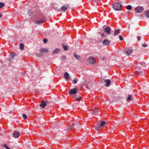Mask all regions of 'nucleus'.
Returning a JSON list of instances; mask_svg holds the SVG:
<instances>
[{"label":"nucleus","instance_id":"1","mask_svg":"<svg viewBox=\"0 0 149 149\" xmlns=\"http://www.w3.org/2000/svg\"><path fill=\"white\" fill-rule=\"evenodd\" d=\"M122 6L120 3H115L113 5V8L115 10H120L122 9Z\"/></svg>","mask_w":149,"mask_h":149},{"label":"nucleus","instance_id":"2","mask_svg":"<svg viewBox=\"0 0 149 149\" xmlns=\"http://www.w3.org/2000/svg\"><path fill=\"white\" fill-rule=\"evenodd\" d=\"M143 10V8L141 6H138L135 8V12L138 13L142 12Z\"/></svg>","mask_w":149,"mask_h":149},{"label":"nucleus","instance_id":"3","mask_svg":"<svg viewBox=\"0 0 149 149\" xmlns=\"http://www.w3.org/2000/svg\"><path fill=\"white\" fill-rule=\"evenodd\" d=\"M20 134L19 132L18 131H15L13 133V136L16 138H18L20 135Z\"/></svg>","mask_w":149,"mask_h":149},{"label":"nucleus","instance_id":"4","mask_svg":"<svg viewBox=\"0 0 149 149\" xmlns=\"http://www.w3.org/2000/svg\"><path fill=\"white\" fill-rule=\"evenodd\" d=\"M88 62L90 64H93L95 63V60L93 58L91 57L87 60Z\"/></svg>","mask_w":149,"mask_h":149},{"label":"nucleus","instance_id":"5","mask_svg":"<svg viewBox=\"0 0 149 149\" xmlns=\"http://www.w3.org/2000/svg\"><path fill=\"white\" fill-rule=\"evenodd\" d=\"M111 29L109 26L107 27L104 29V31L107 35H109L111 33Z\"/></svg>","mask_w":149,"mask_h":149},{"label":"nucleus","instance_id":"6","mask_svg":"<svg viewBox=\"0 0 149 149\" xmlns=\"http://www.w3.org/2000/svg\"><path fill=\"white\" fill-rule=\"evenodd\" d=\"M69 5L67 4L64 5L61 7V9L62 11L66 10L69 8Z\"/></svg>","mask_w":149,"mask_h":149},{"label":"nucleus","instance_id":"7","mask_svg":"<svg viewBox=\"0 0 149 149\" xmlns=\"http://www.w3.org/2000/svg\"><path fill=\"white\" fill-rule=\"evenodd\" d=\"M77 89L76 88H74L71 89L69 93L70 95L75 94L77 93Z\"/></svg>","mask_w":149,"mask_h":149},{"label":"nucleus","instance_id":"8","mask_svg":"<svg viewBox=\"0 0 149 149\" xmlns=\"http://www.w3.org/2000/svg\"><path fill=\"white\" fill-rule=\"evenodd\" d=\"M111 42L108 39H105L103 41L102 43L104 45H109Z\"/></svg>","mask_w":149,"mask_h":149},{"label":"nucleus","instance_id":"9","mask_svg":"<svg viewBox=\"0 0 149 149\" xmlns=\"http://www.w3.org/2000/svg\"><path fill=\"white\" fill-rule=\"evenodd\" d=\"M133 50L131 49H128L126 51V54L127 55H129L132 52Z\"/></svg>","mask_w":149,"mask_h":149},{"label":"nucleus","instance_id":"10","mask_svg":"<svg viewBox=\"0 0 149 149\" xmlns=\"http://www.w3.org/2000/svg\"><path fill=\"white\" fill-rule=\"evenodd\" d=\"M64 77L67 81H68L70 78L69 74L67 72H65L64 74Z\"/></svg>","mask_w":149,"mask_h":149},{"label":"nucleus","instance_id":"11","mask_svg":"<svg viewBox=\"0 0 149 149\" xmlns=\"http://www.w3.org/2000/svg\"><path fill=\"white\" fill-rule=\"evenodd\" d=\"M104 82L106 83L105 86L107 87L109 86L111 83L110 80L109 79L105 80Z\"/></svg>","mask_w":149,"mask_h":149},{"label":"nucleus","instance_id":"12","mask_svg":"<svg viewBox=\"0 0 149 149\" xmlns=\"http://www.w3.org/2000/svg\"><path fill=\"white\" fill-rule=\"evenodd\" d=\"M92 111L93 115H95L98 113V109L97 108L92 109Z\"/></svg>","mask_w":149,"mask_h":149},{"label":"nucleus","instance_id":"13","mask_svg":"<svg viewBox=\"0 0 149 149\" xmlns=\"http://www.w3.org/2000/svg\"><path fill=\"white\" fill-rule=\"evenodd\" d=\"M48 51V49L46 48H42L40 50V52L42 53L47 52Z\"/></svg>","mask_w":149,"mask_h":149},{"label":"nucleus","instance_id":"14","mask_svg":"<svg viewBox=\"0 0 149 149\" xmlns=\"http://www.w3.org/2000/svg\"><path fill=\"white\" fill-rule=\"evenodd\" d=\"M46 105V102L43 100L40 104V106L42 108H44Z\"/></svg>","mask_w":149,"mask_h":149},{"label":"nucleus","instance_id":"15","mask_svg":"<svg viewBox=\"0 0 149 149\" xmlns=\"http://www.w3.org/2000/svg\"><path fill=\"white\" fill-rule=\"evenodd\" d=\"M120 33V30L119 29H117L116 30L114 33V36H116L118 35V34L119 33Z\"/></svg>","mask_w":149,"mask_h":149},{"label":"nucleus","instance_id":"16","mask_svg":"<svg viewBox=\"0 0 149 149\" xmlns=\"http://www.w3.org/2000/svg\"><path fill=\"white\" fill-rule=\"evenodd\" d=\"M16 54L14 53H11L10 54V59L12 60L14 58V57L16 56Z\"/></svg>","mask_w":149,"mask_h":149},{"label":"nucleus","instance_id":"17","mask_svg":"<svg viewBox=\"0 0 149 149\" xmlns=\"http://www.w3.org/2000/svg\"><path fill=\"white\" fill-rule=\"evenodd\" d=\"M45 20H40L36 22H35V24H40L41 23H42L44 22H45Z\"/></svg>","mask_w":149,"mask_h":149},{"label":"nucleus","instance_id":"18","mask_svg":"<svg viewBox=\"0 0 149 149\" xmlns=\"http://www.w3.org/2000/svg\"><path fill=\"white\" fill-rule=\"evenodd\" d=\"M60 52V49H59L56 48L53 50L52 53L53 54H56Z\"/></svg>","mask_w":149,"mask_h":149},{"label":"nucleus","instance_id":"19","mask_svg":"<svg viewBox=\"0 0 149 149\" xmlns=\"http://www.w3.org/2000/svg\"><path fill=\"white\" fill-rule=\"evenodd\" d=\"M145 14L146 17H149V10H148L145 12Z\"/></svg>","mask_w":149,"mask_h":149},{"label":"nucleus","instance_id":"20","mask_svg":"<svg viewBox=\"0 0 149 149\" xmlns=\"http://www.w3.org/2000/svg\"><path fill=\"white\" fill-rule=\"evenodd\" d=\"M24 45L22 44H21L20 45V49L21 50L24 49Z\"/></svg>","mask_w":149,"mask_h":149},{"label":"nucleus","instance_id":"21","mask_svg":"<svg viewBox=\"0 0 149 149\" xmlns=\"http://www.w3.org/2000/svg\"><path fill=\"white\" fill-rule=\"evenodd\" d=\"M105 122L104 121H102L100 124V127H103L104 126L105 124Z\"/></svg>","mask_w":149,"mask_h":149},{"label":"nucleus","instance_id":"22","mask_svg":"<svg viewBox=\"0 0 149 149\" xmlns=\"http://www.w3.org/2000/svg\"><path fill=\"white\" fill-rule=\"evenodd\" d=\"M74 56H75V58L77 60L80 59V56L79 55H77L76 54H74Z\"/></svg>","mask_w":149,"mask_h":149},{"label":"nucleus","instance_id":"23","mask_svg":"<svg viewBox=\"0 0 149 149\" xmlns=\"http://www.w3.org/2000/svg\"><path fill=\"white\" fill-rule=\"evenodd\" d=\"M74 124H73L71 125H70V127H68V130H70V129H72L73 128V127H74Z\"/></svg>","mask_w":149,"mask_h":149},{"label":"nucleus","instance_id":"24","mask_svg":"<svg viewBox=\"0 0 149 149\" xmlns=\"http://www.w3.org/2000/svg\"><path fill=\"white\" fill-rule=\"evenodd\" d=\"M64 44H62V46H63V48L66 51L67 50V46H64Z\"/></svg>","mask_w":149,"mask_h":149},{"label":"nucleus","instance_id":"25","mask_svg":"<svg viewBox=\"0 0 149 149\" xmlns=\"http://www.w3.org/2000/svg\"><path fill=\"white\" fill-rule=\"evenodd\" d=\"M101 127L100 125H98L95 127V129L97 130H99L101 129Z\"/></svg>","mask_w":149,"mask_h":149},{"label":"nucleus","instance_id":"26","mask_svg":"<svg viewBox=\"0 0 149 149\" xmlns=\"http://www.w3.org/2000/svg\"><path fill=\"white\" fill-rule=\"evenodd\" d=\"M126 8L127 10H131L132 8V7L130 5H128L127 6Z\"/></svg>","mask_w":149,"mask_h":149},{"label":"nucleus","instance_id":"27","mask_svg":"<svg viewBox=\"0 0 149 149\" xmlns=\"http://www.w3.org/2000/svg\"><path fill=\"white\" fill-rule=\"evenodd\" d=\"M76 79H74L72 81V83L73 84H76L77 81H78L77 79L76 78H75Z\"/></svg>","mask_w":149,"mask_h":149},{"label":"nucleus","instance_id":"28","mask_svg":"<svg viewBox=\"0 0 149 149\" xmlns=\"http://www.w3.org/2000/svg\"><path fill=\"white\" fill-rule=\"evenodd\" d=\"M4 5V4L3 3H0V8H2Z\"/></svg>","mask_w":149,"mask_h":149},{"label":"nucleus","instance_id":"29","mask_svg":"<svg viewBox=\"0 0 149 149\" xmlns=\"http://www.w3.org/2000/svg\"><path fill=\"white\" fill-rule=\"evenodd\" d=\"M131 95H129L127 98V100H130L131 99Z\"/></svg>","mask_w":149,"mask_h":149},{"label":"nucleus","instance_id":"30","mask_svg":"<svg viewBox=\"0 0 149 149\" xmlns=\"http://www.w3.org/2000/svg\"><path fill=\"white\" fill-rule=\"evenodd\" d=\"M22 117L24 119H26L27 117L26 115L25 114H23L22 115Z\"/></svg>","mask_w":149,"mask_h":149},{"label":"nucleus","instance_id":"31","mask_svg":"<svg viewBox=\"0 0 149 149\" xmlns=\"http://www.w3.org/2000/svg\"><path fill=\"white\" fill-rule=\"evenodd\" d=\"M81 98H82V97H79V98H77L76 99L77 101H80V100H81Z\"/></svg>","mask_w":149,"mask_h":149},{"label":"nucleus","instance_id":"32","mask_svg":"<svg viewBox=\"0 0 149 149\" xmlns=\"http://www.w3.org/2000/svg\"><path fill=\"white\" fill-rule=\"evenodd\" d=\"M4 147L6 148V149H11L7 146L6 144H4Z\"/></svg>","mask_w":149,"mask_h":149},{"label":"nucleus","instance_id":"33","mask_svg":"<svg viewBox=\"0 0 149 149\" xmlns=\"http://www.w3.org/2000/svg\"><path fill=\"white\" fill-rule=\"evenodd\" d=\"M47 41H48V40H47V39L46 38L44 39L43 40V42L45 43H46L47 42Z\"/></svg>","mask_w":149,"mask_h":149},{"label":"nucleus","instance_id":"34","mask_svg":"<svg viewBox=\"0 0 149 149\" xmlns=\"http://www.w3.org/2000/svg\"><path fill=\"white\" fill-rule=\"evenodd\" d=\"M119 38L120 40H122L123 39V38L122 36L121 35H120L119 36Z\"/></svg>","mask_w":149,"mask_h":149},{"label":"nucleus","instance_id":"35","mask_svg":"<svg viewBox=\"0 0 149 149\" xmlns=\"http://www.w3.org/2000/svg\"><path fill=\"white\" fill-rule=\"evenodd\" d=\"M43 55L42 52H40V53L38 54V56H40Z\"/></svg>","mask_w":149,"mask_h":149},{"label":"nucleus","instance_id":"36","mask_svg":"<svg viewBox=\"0 0 149 149\" xmlns=\"http://www.w3.org/2000/svg\"><path fill=\"white\" fill-rule=\"evenodd\" d=\"M140 64L143 66H144L145 65V63L144 62H142L140 63Z\"/></svg>","mask_w":149,"mask_h":149},{"label":"nucleus","instance_id":"37","mask_svg":"<svg viewBox=\"0 0 149 149\" xmlns=\"http://www.w3.org/2000/svg\"><path fill=\"white\" fill-rule=\"evenodd\" d=\"M62 60L63 61H64L65 60V59L66 58V57L64 56H63L62 57Z\"/></svg>","mask_w":149,"mask_h":149},{"label":"nucleus","instance_id":"38","mask_svg":"<svg viewBox=\"0 0 149 149\" xmlns=\"http://www.w3.org/2000/svg\"><path fill=\"white\" fill-rule=\"evenodd\" d=\"M28 13L29 14V15L31 16V14L32 13V12H31V11L30 10H29V12Z\"/></svg>","mask_w":149,"mask_h":149},{"label":"nucleus","instance_id":"39","mask_svg":"<svg viewBox=\"0 0 149 149\" xmlns=\"http://www.w3.org/2000/svg\"><path fill=\"white\" fill-rule=\"evenodd\" d=\"M139 72L137 71H136L135 72V75H138L139 74Z\"/></svg>","mask_w":149,"mask_h":149},{"label":"nucleus","instance_id":"40","mask_svg":"<svg viewBox=\"0 0 149 149\" xmlns=\"http://www.w3.org/2000/svg\"><path fill=\"white\" fill-rule=\"evenodd\" d=\"M141 38V37L140 36H138L137 38L138 40H140Z\"/></svg>","mask_w":149,"mask_h":149},{"label":"nucleus","instance_id":"41","mask_svg":"<svg viewBox=\"0 0 149 149\" xmlns=\"http://www.w3.org/2000/svg\"><path fill=\"white\" fill-rule=\"evenodd\" d=\"M142 46L143 47H147V45H146L143 44L142 45Z\"/></svg>","mask_w":149,"mask_h":149},{"label":"nucleus","instance_id":"42","mask_svg":"<svg viewBox=\"0 0 149 149\" xmlns=\"http://www.w3.org/2000/svg\"><path fill=\"white\" fill-rule=\"evenodd\" d=\"M2 15L1 14H0V17H2Z\"/></svg>","mask_w":149,"mask_h":149},{"label":"nucleus","instance_id":"43","mask_svg":"<svg viewBox=\"0 0 149 149\" xmlns=\"http://www.w3.org/2000/svg\"><path fill=\"white\" fill-rule=\"evenodd\" d=\"M96 1H97V2H99V1H100V0H96Z\"/></svg>","mask_w":149,"mask_h":149},{"label":"nucleus","instance_id":"44","mask_svg":"<svg viewBox=\"0 0 149 149\" xmlns=\"http://www.w3.org/2000/svg\"><path fill=\"white\" fill-rule=\"evenodd\" d=\"M104 36V35L103 34H102V36L103 37Z\"/></svg>","mask_w":149,"mask_h":149},{"label":"nucleus","instance_id":"45","mask_svg":"<svg viewBox=\"0 0 149 149\" xmlns=\"http://www.w3.org/2000/svg\"><path fill=\"white\" fill-rule=\"evenodd\" d=\"M129 13H130V12L129 11H128V12H127V14H129Z\"/></svg>","mask_w":149,"mask_h":149}]
</instances>
